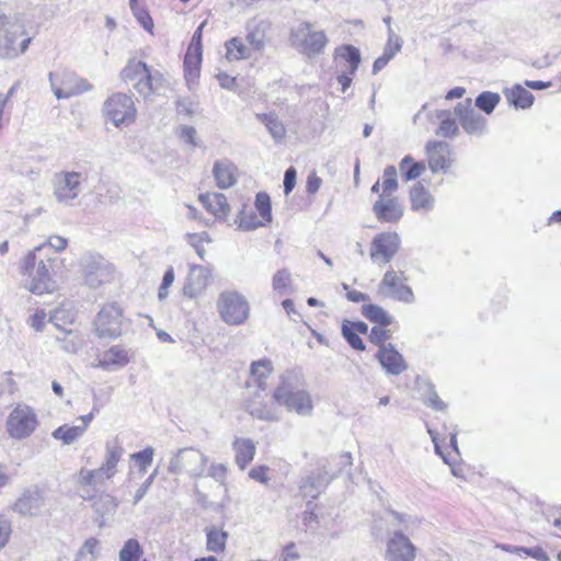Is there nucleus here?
I'll use <instances>...</instances> for the list:
<instances>
[{
	"label": "nucleus",
	"instance_id": "obj_1",
	"mask_svg": "<svg viewBox=\"0 0 561 561\" xmlns=\"http://www.w3.org/2000/svg\"><path fill=\"white\" fill-rule=\"evenodd\" d=\"M273 399L288 412H294L299 416L309 417L313 413L312 397L304 388L300 376L293 370L280 375L279 385L273 392Z\"/></svg>",
	"mask_w": 561,
	"mask_h": 561
},
{
	"label": "nucleus",
	"instance_id": "obj_2",
	"mask_svg": "<svg viewBox=\"0 0 561 561\" xmlns=\"http://www.w3.org/2000/svg\"><path fill=\"white\" fill-rule=\"evenodd\" d=\"M24 33L21 23L12 21L0 10V58H15L27 49L31 37H23Z\"/></svg>",
	"mask_w": 561,
	"mask_h": 561
},
{
	"label": "nucleus",
	"instance_id": "obj_3",
	"mask_svg": "<svg viewBox=\"0 0 561 561\" xmlns=\"http://www.w3.org/2000/svg\"><path fill=\"white\" fill-rule=\"evenodd\" d=\"M102 113L115 127H121L135 122L137 110L131 95L116 92L105 100Z\"/></svg>",
	"mask_w": 561,
	"mask_h": 561
},
{
	"label": "nucleus",
	"instance_id": "obj_4",
	"mask_svg": "<svg viewBox=\"0 0 561 561\" xmlns=\"http://www.w3.org/2000/svg\"><path fill=\"white\" fill-rule=\"evenodd\" d=\"M208 457L192 447L181 448L170 459L168 471L172 474L187 473L191 478H201L205 473Z\"/></svg>",
	"mask_w": 561,
	"mask_h": 561
},
{
	"label": "nucleus",
	"instance_id": "obj_5",
	"mask_svg": "<svg viewBox=\"0 0 561 561\" xmlns=\"http://www.w3.org/2000/svg\"><path fill=\"white\" fill-rule=\"evenodd\" d=\"M123 311L115 302L107 304L98 312L93 328L100 339L115 340L122 335Z\"/></svg>",
	"mask_w": 561,
	"mask_h": 561
},
{
	"label": "nucleus",
	"instance_id": "obj_6",
	"mask_svg": "<svg viewBox=\"0 0 561 561\" xmlns=\"http://www.w3.org/2000/svg\"><path fill=\"white\" fill-rule=\"evenodd\" d=\"M82 174L76 171H60L55 173L53 179L54 197L65 206L72 205V202L81 193Z\"/></svg>",
	"mask_w": 561,
	"mask_h": 561
},
{
	"label": "nucleus",
	"instance_id": "obj_7",
	"mask_svg": "<svg viewBox=\"0 0 561 561\" xmlns=\"http://www.w3.org/2000/svg\"><path fill=\"white\" fill-rule=\"evenodd\" d=\"M218 310L221 319L227 324L238 325L248 319L250 307L242 295L232 291L220 295Z\"/></svg>",
	"mask_w": 561,
	"mask_h": 561
},
{
	"label": "nucleus",
	"instance_id": "obj_8",
	"mask_svg": "<svg viewBox=\"0 0 561 561\" xmlns=\"http://www.w3.org/2000/svg\"><path fill=\"white\" fill-rule=\"evenodd\" d=\"M81 266L84 282L90 288H98L113 278L114 268L102 256H84Z\"/></svg>",
	"mask_w": 561,
	"mask_h": 561
},
{
	"label": "nucleus",
	"instance_id": "obj_9",
	"mask_svg": "<svg viewBox=\"0 0 561 561\" xmlns=\"http://www.w3.org/2000/svg\"><path fill=\"white\" fill-rule=\"evenodd\" d=\"M37 419L33 410L27 405H18L9 414L7 431L16 439L28 437L36 428Z\"/></svg>",
	"mask_w": 561,
	"mask_h": 561
},
{
	"label": "nucleus",
	"instance_id": "obj_10",
	"mask_svg": "<svg viewBox=\"0 0 561 561\" xmlns=\"http://www.w3.org/2000/svg\"><path fill=\"white\" fill-rule=\"evenodd\" d=\"M45 506L44 491L38 485H31L12 504V511L22 517H37L42 515Z\"/></svg>",
	"mask_w": 561,
	"mask_h": 561
},
{
	"label": "nucleus",
	"instance_id": "obj_11",
	"mask_svg": "<svg viewBox=\"0 0 561 561\" xmlns=\"http://www.w3.org/2000/svg\"><path fill=\"white\" fill-rule=\"evenodd\" d=\"M455 114L463 130L473 136H482L486 130V118L472 106V100L466 99L455 107Z\"/></svg>",
	"mask_w": 561,
	"mask_h": 561
},
{
	"label": "nucleus",
	"instance_id": "obj_12",
	"mask_svg": "<svg viewBox=\"0 0 561 561\" xmlns=\"http://www.w3.org/2000/svg\"><path fill=\"white\" fill-rule=\"evenodd\" d=\"M400 247V238L397 232H382L374 237L370 247V257L374 262L389 263Z\"/></svg>",
	"mask_w": 561,
	"mask_h": 561
},
{
	"label": "nucleus",
	"instance_id": "obj_13",
	"mask_svg": "<svg viewBox=\"0 0 561 561\" xmlns=\"http://www.w3.org/2000/svg\"><path fill=\"white\" fill-rule=\"evenodd\" d=\"M378 291L382 296L398 301L410 304L414 300L411 287L404 285L400 276L393 270H389L385 273L378 286Z\"/></svg>",
	"mask_w": 561,
	"mask_h": 561
},
{
	"label": "nucleus",
	"instance_id": "obj_14",
	"mask_svg": "<svg viewBox=\"0 0 561 561\" xmlns=\"http://www.w3.org/2000/svg\"><path fill=\"white\" fill-rule=\"evenodd\" d=\"M415 546L402 533L397 529L392 533L387 542L388 561H413L415 559Z\"/></svg>",
	"mask_w": 561,
	"mask_h": 561
},
{
	"label": "nucleus",
	"instance_id": "obj_15",
	"mask_svg": "<svg viewBox=\"0 0 561 561\" xmlns=\"http://www.w3.org/2000/svg\"><path fill=\"white\" fill-rule=\"evenodd\" d=\"M264 390L259 389L254 394L245 401V411L249 412L253 417L267 421L277 422L279 421V414L277 409L264 401L262 392Z\"/></svg>",
	"mask_w": 561,
	"mask_h": 561
},
{
	"label": "nucleus",
	"instance_id": "obj_16",
	"mask_svg": "<svg viewBox=\"0 0 561 561\" xmlns=\"http://www.w3.org/2000/svg\"><path fill=\"white\" fill-rule=\"evenodd\" d=\"M376 218L382 222H397L403 216V209L397 197L379 195L373 206Z\"/></svg>",
	"mask_w": 561,
	"mask_h": 561
},
{
	"label": "nucleus",
	"instance_id": "obj_17",
	"mask_svg": "<svg viewBox=\"0 0 561 561\" xmlns=\"http://www.w3.org/2000/svg\"><path fill=\"white\" fill-rule=\"evenodd\" d=\"M376 358L379 360L382 368L393 376L400 375L408 368L403 356L391 343L381 346L376 354Z\"/></svg>",
	"mask_w": 561,
	"mask_h": 561
},
{
	"label": "nucleus",
	"instance_id": "obj_18",
	"mask_svg": "<svg viewBox=\"0 0 561 561\" xmlns=\"http://www.w3.org/2000/svg\"><path fill=\"white\" fill-rule=\"evenodd\" d=\"M48 263L49 260L46 263L41 259L37 263L36 270L30 276L31 284L28 289L35 295L51 293L56 288L55 282L50 276V265Z\"/></svg>",
	"mask_w": 561,
	"mask_h": 561
},
{
	"label": "nucleus",
	"instance_id": "obj_19",
	"mask_svg": "<svg viewBox=\"0 0 561 561\" xmlns=\"http://www.w3.org/2000/svg\"><path fill=\"white\" fill-rule=\"evenodd\" d=\"M428 167L433 173L446 172L450 167V146L445 141H434L426 145Z\"/></svg>",
	"mask_w": 561,
	"mask_h": 561
},
{
	"label": "nucleus",
	"instance_id": "obj_20",
	"mask_svg": "<svg viewBox=\"0 0 561 561\" xmlns=\"http://www.w3.org/2000/svg\"><path fill=\"white\" fill-rule=\"evenodd\" d=\"M210 271L202 265L191 266L187 282L184 285L183 293L190 298L199 296L208 286L210 280Z\"/></svg>",
	"mask_w": 561,
	"mask_h": 561
},
{
	"label": "nucleus",
	"instance_id": "obj_21",
	"mask_svg": "<svg viewBox=\"0 0 561 561\" xmlns=\"http://www.w3.org/2000/svg\"><path fill=\"white\" fill-rule=\"evenodd\" d=\"M328 476L327 467L322 465L317 472L302 479L300 489L305 496H309L312 500L317 499L332 480V477L328 478Z\"/></svg>",
	"mask_w": 561,
	"mask_h": 561
},
{
	"label": "nucleus",
	"instance_id": "obj_22",
	"mask_svg": "<svg viewBox=\"0 0 561 561\" xmlns=\"http://www.w3.org/2000/svg\"><path fill=\"white\" fill-rule=\"evenodd\" d=\"M236 167L229 160L216 161L213 168L214 178L219 188L226 190L237 183Z\"/></svg>",
	"mask_w": 561,
	"mask_h": 561
},
{
	"label": "nucleus",
	"instance_id": "obj_23",
	"mask_svg": "<svg viewBox=\"0 0 561 561\" xmlns=\"http://www.w3.org/2000/svg\"><path fill=\"white\" fill-rule=\"evenodd\" d=\"M203 206L217 218H226L230 211L227 197L222 193H205L199 195Z\"/></svg>",
	"mask_w": 561,
	"mask_h": 561
},
{
	"label": "nucleus",
	"instance_id": "obj_24",
	"mask_svg": "<svg viewBox=\"0 0 561 561\" xmlns=\"http://www.w3.org/2000/svg\"><path fill=\"white\" fill-rule=\"evenodd\" d=\"M268 30L270 23L265 20H254L248 23L245 39L252 49L260 51L265 47V38Z\"/></svg>",
	"mask_w": 561,
	"mask_h": 561
},
{
	"label": "nucleus",
	"instance_id": "obj_25",
	"mask_svg": "<svg viewBox=\"0 0 561 561\" xmlns=\"http://www.w3.org/2000/svg\"><path fill=\"white\" fill-rule=\"evenodd\" d=\"M129 363L128 351L121 345H113L104 352L98 366L110 370L112 367H124Z\"/></svg>",
	"mask_w": 561,
	"mask_h": 561
},
{
	"label": "nucleus",
	"instance_id": "obj_26",
	"mask_svg": "<svg viewBox=\"0 0 561 561\" xmlns=\"http://www.w3.org/2000/svg\"><path fill=\"white\" fill-rule=\"evenodd\" d=\"M508 103L515 108H529L534 103V95L520 84H514L512 88H506L503 91Z\"/></svg>",
	"mask_w": 561,
	"mask_h": 561
},
{
	"label": "nucleus",
	"instance_id": "obj_27",
	"mask_svg": "<svg viewBox=\"0 0 561 561\" xmlns=\"http://www.w3.org/2000/svg\"><path fill=\"white\" fill-rule=\"evenodd\" d=\"M232 447L236 453V463L244 470L254 458L256 451L254 442L250 438H236Z\"/></svg>",
	"mask_w": 561,
	"mask_h": 561
},
{
	"label": "nucleus",
	"instance_id": "obj_28",
	"mask_svg": "<svg viewBox=\"0 0 561 561\" xmlns=\"http://www.w3.org/2000/svg\"><path fill=\"white\" fill-rule=\"evenodd\" d=\"M105 449V460L102 466L107 471V479H111L117 472L116 467L124 454V448L117 442H107Z\"/></svg>",
	"mask_w": 561,
	"mask_h": 561
},
{
	"label": "nucleus",
	"instance_id": "obj_29",
	"mask_svg": "<svg viewBox=\"0 0 561 561\" xmlns=\"http://www.w3.org/2000/svg\"><path fill=\"white\" fill-rule=\"evenodd\" d=\"M327 43L328 38L324 32L313 31L311 25L309 27V34L307 35V39L302 48V54L309 57L319 55L323 51Z\"/></svg>",
	"mask_w": 561,
	"mask_h": 561
},
{
	"label": "nucleus",
	"instance_id": "obj_30",
	"mask_svg": "<svg viewBox=\"0 0 561 561\" xmlns=\"http://www.w3.org/2000/svg\"><path fill=\"white\" fill-rule=\"evenodd\" d=\"M362 314L371 323L380 327H388L392 323L393 318L382 307L374 304L362 306Z\"/></svg>",
	"mask_w": 561,
	"mask_h": 561
},
{
	"label": "nucleus",
	"instance_id": "obj_31",
	"mask_svg": "<svg viewBox=\"0 0 561 561\" xmlns=\"http://www.w3.org/2000/svg\"><path fill=\"white\" fill-rule=\"evenodd\" d=\"M256 118L266 127L275 142L279 144L286 136L284 124L273 114H256Z\"/></svg>",
	"mask_w": 561,
	"mask_h": 561
},
{
	"label": "nucleus",
	"instance_id": "obj_32",
	"mask_svg": "<svg viewBox=\"0 0 561 561\" xmlns=\"http://www.w3.org/2000/svg\"><path fill=\"white\" fill-rule=\"evenodd\" d=\"M410 201L412 209H431L434 198L423 184L417 182L410 191Z\"/></svg>",
	"mask_w": 561,
	"mask_h": 561
},
{
	"label": "nucleus",
	"instance_id": "obj_33",
	"mask_svg": "<svg viewBox=\"0 0 561 561\" xmlns=\"http://www.w3.org/2000/svg\"><path fill=\"white\" fill-rule=\"evenodd\" d=\"M272 288L279 295H291L294 293L291 273L287 268L278 270L272 277Z\"/></svg>",
	"mask_w": 561,
	"mask_h": 561
},
{
	"label": "nucleus",
	"instance_id": "obj_34",
	"mask_svg": "<svg viewBox=\"0 0 561 561\" xmlns=\"http://www.w3.org/2000/svg\"><path fill=\"white\" fill-rule=\"evenodd\" d=\"M84 434V426L61 425L53 431L51 437L61 440L64 445H71Z\"/></svg>",
	"mask_w": 561,
	"mask_h": 561
},
{
	"label": "nucleus",
	"instance_id": "obj_35",
	"mask_svg": "<svg viewBox=\"0 0 561 561\" xmlns=\"http://www.w3.org/2000/svg\"><path fill=\"white\" fill-rule=\"evenodd\" d=\"M335 55L348 64V72L353 75L358 69L362 57L360 51L353 45H342L335 49Z\"/></svg>",
	"mask_w": 561,
	"mask_h": 561
},
{
	"label": "nucleus",
	"instance_id": "obj_36",
	"mask_svg": "<svg viewBox=\"0 0 561 561\" xmlns=\"http://www.w3.org/2000/svg\"><path fill=\"white\" fill-rule=\"evenodd\" d=\"M399 169L404 181L409 182L417 179L425 171V164L414 161L411 156H405L400 161Z\"/></svg>",
	"mask_w": 561,
	"mask_h": 561
},
{
	"label": "nucleus",
	"instance_id": "obj_37",
	"mask_svg": "<svg viewBox=\"0 0 561 561\" xmlns=\"http://www.w3.org/2000/svg\"><path fill=\"white\" fill-rule=\"evenodd\" d=\"M226 57L230 61L248 59L251 57V48L245 46L241 38L232 37L226 42Z\"/></svg>",
	"mask_w": 561,
	"mask_h": 561
},
{
	"label": "nucleus",
	"instance_id": "obj_38",
	"mask_svg": "<svg viewBox=\"0 0 561 561\" xmlns=\"http://www.w3.org/2000/svg\"><path fill=\"white\" fill-rule=\"evenodd\" d=\"M436 117L440 119L436 135L442 137H454L458 134L459 128L456 121L451 117V113L447 110H439L436 112Z\"/></svg>",
	"mask_w": 561,
	"mask_h": 561
},
{
	"label": "nucleus",
	"instance_id": "obj_39",
	"mask_svg": "<svg viewBox=\"0 0 561 561\" xmlns=\"http://www.w3.org/2000/svg\"><path fill=\"white\" fill-rule=\"evenodd\" d=\"M273 371L272 362L267 358L255 360L251 364L250 373L257 379V387L265 390V380Z\"/></svg>",
	"mask_w": 561,
	"mask_h": 561
},
{
	"label": "nucleus",
	"instance_id": "obj_40",
	"mask_svg": "<svg viewBox=\"0 0 561 561\" xmlns=\"http://www.w3.org/2000/svg\"><path fill=\"white\" fill-rule=\"evenodd\" d=\"M107 479V471L101 466L94 470L81 469L79 472V483L85 486L104 485Z\"/></svg>",
	"mask_w": 561,
	"mask_h": 561
},
{
	"label": "nucleus",
	"instance_id": "obj_41",
	"mask_svg": "<svg viewBox=\"0 0 561 561\" xmlns=\"http://www.w3.org/2000/svg\"><path fill=\"white\" fill-rule=\"evenodd\" d=\"M96 514L101 517L113 515L118 506L117 500L108 493H101L92 504Z\"/></svg>",
	"mask_w": 561,
	"mask_h": 561
},
{
	"label": "nucleus",
	"instance_id": "obj_42",
	"mask_svg": "<svg viewBox=\"0 0 561 561\" xmlns=\"http://www.w3.org/2000/svg\"><path fill=\"white\" fill-rule=\"evenodd\" d=\"M207 542L206 548L210 552H222L226 548L228 534L225 530L216 527L208 528L206 531Z\"/></svg>",
	"mask_w": 561,
	"mask_h": 561
},
{
	"label": "nucleus",
	"instance_id": "obj_43",
	"mask_svg": "<svg viewBox=\"0 0 561 561\" xmlns=\"http://www.w3.org/2000/svg\"><path fill=\"white\" fill-rule=\"evenodd\" d=\"M205 25H206V21H204L203 23L199 24V26L196 28V31L194 32V34L192 36L188 51L184 59L185 66L190 65L192 55H194V57L196 58V64H199L202 61V53H203L202 34H203V28Z\"/></svg>",
	"mask_w": 561,
	"mask_h": 561
},
{
	"label": "nucleus",
	"instance_id": "obj_44",
	"mask_svg": "<svg viewBox=\"0 0 561 561\" xmlns=\"http://www.w3.org/2000/svg\"><path fill=\"white\" fill-rule=\"evenodd\" d=\"M311 23L301 22L296 26H293L289 32V43L291 47L302 53V48L305 46L307 35L309 34V27Z\"/></svg>",
	"mask_w": 561,
	"mask_h": 561
},
{
	"label": "nucleus",
	"instance_id": "obj_45",
	"mask_svg": "<svg viewBox=\"0 0 561 561\" xmlns=\"http://www.w3.org/2000/svg\"><path fill=\"white\" fill-rule=\"evenodd\" d=\"M144 549L135 538L126 540L119 551V561H139Z\"/></svg>",
	"mask_w": 561,
	"mask_h": 561
},
{
	"label": "nucleus",
	"instance_id": "obj_46",
	"mask_svg": "<svg viewBox=\"0 0 561 561\" xmlns=\"http://www.w3.org/2000/svg\"><path fill=\"white\" fill-rule=\"evenodd\" d=\"M148 65L140 60L129 59L126 66L121 71V78L123 81L138 80L144 72L147 71Z\"/></svg>",
	"mask_w": 561,
	"mask_h": 561
},
{
	"label": "nucleus",
	"instance_id": "obj_47",
	"mask_svg": "<svg viewBox=\"0 0 561 561\" xmlns=\"http://www.w3.org/2000/svg\"><path fill=\"white\" fill-rule=\"evenodd\" d=\"M501 101V96L499 93H495V92H491V91H484V92H481L477 98H476V106L484 112L485 114H491L495 107L497 106V104L500 103Z\"/></svg>",
	"mask_w": 561,
	"mask_h": 561
},
{
	"label": "nucleus",
	"instance_id": "obj_48",
	"mask_svg": "<svg viewBox=\"0 0 561 561\" xmlns=\"http://www.w3.org/2000/svg\"><path fill=\"white\" fill-rule=\"evenodd\" d=\"M422 385L431 392V396L425 397V393H422V401L425 405L432 408L436 411H444L447 408V404L440 400L437 392L434 389V385L427 380H422Z\"/></svg>",
	"mask_w": 561,
	"mask_h": 561
},
{
	"label": "nucleus",
	"instance_id": "obj_49",
	"mask_svg": "<svg viewBox=\"0 0 561 561\" xmlns=\"http://www.w3.org/2000/svg\"><path fill=\"white\" fill-rule=\"evenodd\" d=\"M154 450L152 447H146L145 449L134 453L130 455V459L135 461L141 473H145L153 461Z\"/></svg>",
	"mask_w": 561,
	"mask_h": 561
},
{
	"label": "nucleus",
	"instance_id": "obj_50",
	"mask_svg": "<svg viewBox=\"0 0 561 561\" xmlns=\"http://www.w3.org/2000/svg\"><path fill=\"white\" fill-rule=\"evenodd\" d=\"M187 243L195 249L196 254L199 256L202 261H205L206 250L202 245L204 241L210 242L211 239L209 234L204 231L201 233H187L186 234Z\"/></svg>",
	"mask_w": 561,
	"mask_h": 561
},
{
	"label": "nucleus",
	"instance_id": "obj_51",
	"mask_svg": "<svg viewBox=\"0 0 561 561\" xmlns=\"http://www.w3.org/2000/svg\"><path fill=\"white\" fill-rule=\"evenodd\" d=\"M341 333L344 340L347 342V344L356 351H365L366 345L363 342L362 337L355 330L348 327V324H345L342 322L341 325Z\"/></svg>",
	"mask_w": 561,
	"mask_h": 561
},
{
	"label": "nucleus",
	"instance_id": "obj_52",
	"mask_svg": "<svg viewBox=\"0 0 561 561\" xmlns=\"http://www.w3.org/2000/svg\"><path fill=\"white\" fill-rule=\"evenodd\" d=\"M237 222L239 228L245 231L254 230L257 227L263 226V222L257 219L256 214L253 210L248 213L242 209L239 213Z\"/></svg>",
	"mask_w": 561,
	"mask_h": 561
},
{
	"label": "nucleus",
	"instance_id": "obj_53",
	"mask_svg": "<svg viewBox=\"0 0 561 561\" xmlns=\"http://www.w3.org/2000/svg\"><path fill=\"white\" fill-rule=\"evenodd\" d=\"M255 208L262 219L266 222L272 221L271 198L265 192H260L255 196Z\"/></svg>",
	"mask_w": 561,
	"mask_h": 561
},
{
	"label": "nucleus",
	"instance_id": "obj_54",
	"mask_svg": "<svg viewBox=\"0 0 561 561\" xmlns=\"http://www.w3.org/2000/svg\"><path fill=\"white\" fill-rule=\"evenodd\" d=\"M389 515L392 517L390 525L393 527H398L402 531L409 530L411 526L417 523L416 517L408 514H402L397 511H390Z\"/></svg>",
	"mask_w": 561,
	"mask_h": 561
},
{
	"label": "nucleus",
	"instance_id": "obj_55",
	"mask_svg": "<svg viewBox=\"0 0 561 561\" xmlns=\"http://www.w3.org/2000/svg\"><path fill=\"white\" fill-rule=\"evenodd\" d=\"M130 10L138 21V23L147 31L152 33L153 20L149 14L148 10L138 5V3L130 4Z\"/></svg>",
	"mask_w": 561,
	"mask_h": 561
},
{
	"label": "nucleus",
	"instance_id": "obj_56",
	"mask_svg": "<svg viewBox=\"0 0 561 561\" xmlns=\"http://www.w3.org/2000/svg\"><path fill=\"white\" fill-rule=\"evenodd\" d=\"M398 188L397 169L394 165H388L383 170L382 194L389 195Z\"/></svg>",
	"mask_w": 561,
	"mask_h": 561
},
{
	"label": "nucleus",
	"instance_id": "obj_57",
	"mask_svg": "<svg viewBox=\"0 0 561 561\" xmlns=\"http://www.w3.org/2000/svg\"><path fill=\"white\" fill-rule=\"evenodd\" d=\"M46 244H41L36 247L33 251L28 252V254L24 257L23 265L21 267L22 274L26 276H31L33 272L36 270L37 263L41 259L37 257V253L42 252Z\"/></svg>",
	"mask_w": 561,
	"mask_h": 561
},
{
	"label": "nucleus",
	"instance_id": "obj_58",
	"mask_svg": "<svg viewBox=\"0 0 561 561\" xmlns=\"http://www.w3.org/2000/svg\"><path fill=\"white\" fill-rule=\"evenodd\" d=\"M502 549L505 551H523L527 556L535 558L538 561H550L549 556L541 547L524 548V547H510V546L503 545Z\"/></svg>",
	"mask_w": 561,
	"mask_h": 561
},
{
	"label": "nucleus",
	"instance_id": "obj_59",
	"mask_svg": "<svg viewBox=\"0 0 561 561\" xmlns=\"http://www.w3.org/2000/svg\"><path fill=\"white\" fill-rule=\"evenodd\" d=\"M387 327L375 325L371 328L368 339L369 341L379 346H386L385 342L391 337V331Z\"/></svg>",
	"mask_w": 561,
	"mask_h": 561
},
{
	"label": "nucleus",
	"instance_id": "obj_60",
	"mask_svg": "<svg viewBox=\"0 0 561 561\" xmlns=\"http://www.w3.org/2000/svg\"><path fill=\"white\" fill-rule=\"evenodd\" d=\"M402 43V38L399 35H396L392 28L389 27V36L382 54H388L389 58L392 59L394 55L401 50Z\"/></svg>",
	"mask_w": 561,
	"mask_h": 561
},
{
	"label": "nucleus",
	"instance_id": "obj_61",
	"mask_svg": "<svg viewBox=\"0 0 561 561\" xmlns=\"http://www.w3.org/2000/svg\"><path fill=\"white\" fill-rule=\"evenodd\" d=\"M150 69L147 68V71L142 73L135 83V90L145 98L152 94V84H150Z\"/></svg>",
	"mask_w": 561,
	"mask_h": 561
},
{
	"label": "nucleus",
	"instance_id": "obj_62",
	"mask_svg": "<svg viewBox=\"0 0 561 561\" xmlns=\"http://www.w3.org/2000/svg\"><path fill=\"white\" fill-rule=\"evenodd\" d=\"M179 137L192 147H197L196 142V129L193 126L182 125L180 127Z\"/></svg>",
	"mask_w": 561,
	"mask_h": 561
},
{
	"label": "nucleus",
	"instance_id": "obj_63",
	"mask_svg": "<svg viewBox=\"0 0 561 561\" xmlns=\"http://www.w3.org/2000/svg\"><path fill=\"white\" fill-rule=\"evenodd\" d=\"M226 473H227V467L222 463H211L207 476L213 478L215 481L219 482L220 484L225 483L226 480Z\"/></svg>",
	"mask_w": 561,
	"mask_h": 561
},
{
	"label": "nucleus",
	"instance_id": "obj_64",
	"mask_svg": "<svg viewBox=\"0 0 561 561\" xmlns=\"http://www.w3.org/2000/svg\"><path fill=\"white\" fill-rule=\"evenodd\" d=\"M297 171L294 167H289L284 174V193L288 195L296 185Z\"/></svg>",
	"mask_w": 561,
	"mask_h": 561
}]
</instances>
